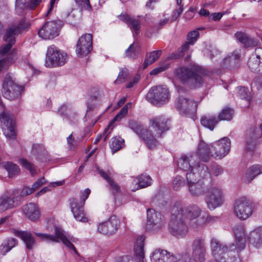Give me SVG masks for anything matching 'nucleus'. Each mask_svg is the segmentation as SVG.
<instances>
[{"label":"nucleus","mask_w":262,"mask_h":262,"mask_svg":"<svg viewBox=\"0 0 262 262\" xmlns=\"http://www.w3.org/2000/svg\"><path fill=\"white\" fill-rule=\"evenodd\" d=\"M201 213V209L195 205L180 208L174 207L169 225L170 232L177 237L184 236L187 232V222L190 221L191 227L193 224H198L196 221L194 220L199 217Z\"/></svg>","instance_id":"1"},{"label":"nucleus","mask_w":262,"mask_h":262,"mask_svg":"<svg viewBox=\"0 0 262 262\" xmlns=\"http://www.w3.org/2000/svg\"><path fill=\"white\" fill-rule=\"evenodd\" d=\"M210 174L208 167L202 165L193 169L192 171L186 173V180L188 191L192 196H199L204 191V184L201 179L207 178Z\"/></svg>","instance_id":"2"},{"label":"nucleus","mask_w":262,"mask_h":262,"mask_svg":"<svg viewBox=\"0 0 262 262\" xmlns=\"http://www.w3.org/2000/svg\"><path fill=\"white\" fill-rule=\"evenodd\" d=\"M55 235L52 234H48L45 233H40L34 232V234L39 237L41 239L47 242H62L63 244L66 246L69 249L73 250V251L77 255L78 253L75 247L71 243L76 242L77 239L73 238L70 234L67 233L61 228L56 227L55 228Z\"/></svg>","instance_id":"3"},{"label":"nucleus","mask_w":262,"mask_h":262,"mask_svg":"<svg viewBox=\"0 0 262 262\" xmlns=\"http://www.w3.org/2000/svg\"><path fill=\"white\" fill-rule=\"evenodd\" d=\"M170 98L168 88L165 85L152 87L146 96V100L155 105L161 106L167 103Z\"/></svg>","instance_id":"4"},{"label":"nucleus","mask_w":262,"mask_h":262,"mask_svg":"<svg viewBox=\"0 0 262 262\" xmlns=\"http://www.w3.org/2000/svg\"><path fill=\"white\" fill-rule=\"evenodd\" d=\"M233 213L240 220H246L253 213V207L252 203L246 196L237 198L233 205Z\"/></svg>","instance_id":"5"},{"label":"nucleus","mask_w":262,"mask_h":262,"mask_svg":"<svg viewBox=\"0 0 262 262\" xmlns=\"http://www.w3.org/2000/svg\"><path fill=\"white\" fill-rule=\"evenodd\" d=\"M198 102L186 96H179L175 101V107L182 115L194 119Z\"/></svg>","instance_id":"6"},{"label":"nucleus","mask_w":262,"mask_h":262,"mask_svg":"<svg viewBox=\"0 0 262 262\" xmlns=\"http://www.w3.org/2000/svg\"><path fill=\"white\" fill-rule=\"evenodd\" d=\"M68 58L67 53L59 50L54 45H52L47 50L46 65L49 67L62 66L67 62Z\"/></svg>","instance_id":"7"},{"label":"nucleus","mask_w":262,"mask_h":262,"mask_svg":"<svg viewBox=\"0 0 262 262\" xmlns=\"http://www.w3.org/2000/svg\"><path fill=\"white\" fill-rule=\"evenodd\" d=\"M90 193L91 190L86 188L81 193L80 201L75 199L70 200L71 211L73 214L74 218L78 221L83 223L88 221V219L85 216L83 210V206Z\"/></svg>","instance_id":"8"},{"label":"nucleus","mask_w":262,"mask_h":262,"mask_svg":"<svg viewBox=\"0 0 262 262\" xmlns=\"http://www.w3.org/2000/svg\"><path fill=\"white\" fill-rule=\"evenodd\" d=\"M202 73V70L197 66L192 68L181 67L176 70L174 75L176 77L183 83L189 80L194 81L196 84L203 82L202 78L199 75Z\"/></svg>","instance_id":"9"},{"label":"nucleus","mask_w":262,"mask_h":262,"mask_svg":"<svg viewBox=\"0 0 262 262\" xmlns=\"http://www.w3.org/2000/svg\"><path fill=\"white\" fill-rule=\"evenodd\" d=\"M23 89V86L19 85L16 83L12 75L10 74L6 75L2 90L5 97L9 100L14 99L20 95Z\"/></svg>","instance_id":"10"},{"label":"nucleus","mask_w":262,"mask_h":262,"mask_svg":"<svg viewBox=\"0 0 262 262\" xmlns=\"http://www.w3.org/2000/svg\"><path fill=\"white\" fill-rule=\"evenodd\" d=\"M128 123L129 128L142 138L149 149H154L157 146V140L148 130L144 128L142 125L134 120H129Z\"/></svg>","instance_id":"11"},{"label":"nucleus","mask_w":262,"mask_h":262,"mask_svg":"<svg viewBox=\"0 0 262 262\" xmlns=\"http://www.w3.org/2000/svg\"><path fill=\"white\" fill-rule=\"evenodd\" d=\"M205 200L210 210L222 206L224 203L223 190L217 186H210L206 191Z\"/></svg>","instance_id":"12"},{"label":"nucleus","mask_w":262,"mask_h":262,"mask_svg":"<svg viewBox=\"0 0 262 262\" xmlns=\"http://www.w3.org/2000/svg\"><path fill=\"white\" fill-rule=\"evenodd\" d=\"M211 246L213 255L217 262H241L238 257H233L225 260L226 255H228L227 252L231 251L229 247L222 246L216 239H212L211 242Z\"/></svg>","instance_id":"13"},{"label":"nucleus","mask_w":262,"mask_h":262,"mask_svg":"<svg viewBox=\"0 0 262 262\" xmlns=\"http://www.w3.org/2000/svg\"><path fill=\"white\" fill-rule=\"evenodd\" d=\"M0 126L7 138H16L15 122L9 113L4 112L0 115Z\"/></svg>","instance_id":"14"},{"label":"nucleus","mask_w":262,"mask_h":262,"mask_svg":"<svg viewBox=\"0 0 262 262\" xmlns=\"http://www.w3.org/2000/svg\"><path fill=\"white\" fill-rule=\"evenodd\" d=\"M60 22L52 20L46 22L38 32L40 37L50 40L57 37L59 34Z\"/></svg>","instance_id":"15"},{"label":"nucleus","mask_w":262,"mask_h":262,"mask_svg":"<svg viewBox=\"0 0 262 262\" xmlns=\"http://www.w3.org/2000/svg\"><path fill=\"white\" fill-rule=\"evenodd\" d=\"M212 157L216 159H221L226 156L230 151L231 141L227 137H224L211 144Z\"/></svg>","instance_id":"16"},{"label":"nucleus","mask_w":262,"mask_h":262,"mask_svg":"<svg viewBox=\"0 0 262 262\" xmlns=\"http://www.w3.org/2000/svg\"><path fill=\"white\" fill-rule=\"evenodd\" d=\"M163 226L161 214L153 209L147 211L146 229L149 231H158Z\"/></svg>","instance_id":"17"},{"label":"nucleus","mask_w":262,"mask_h":262,"mask_svg":"<svg viewBox=\"0 0 262 262\" xmlns=\"http://www.w3.org/2000/svg\"><path fill=\"white\" fill-rule=\"evenodd\" d=\"M93 36L91 34H85L78 39L76 52L79 57L86 56L92 50Z\"/></svg>","instance_id":"18"},{"label":"nucleus","mask_w":262,"mask_h":262,"mask_svg":"<svg viewBox=\"0 0 262 262\" xmlns=\"http://www.w3.org/2000/svg\"><path fill=\"white\" fill-rule=\"evenodd\" d=\"M119 221L115 215L110 217L108 221L100 223L98 226V231L103 234L111 235L118 229Z\"/></svg>","instance_id":"19"},{"label":"nucleus","mask_w":262,"mask_h":262,"mask_svg":"<svg viewBox=\"0 0 262 262\" xmlns=\"http://www.w3.org/2000/svg\"><path fill=\"white\" fill-rule=\"evenodd\" d=\"M236 246L232 244L229 246L231 251L234 250L241 251L245 248L246 243V237L244 227L242 225H236L233 229Z\"/></svg>","instance_id":"20"},{"label":"nucleus","mask_w":262,"mask_h":262,"mask_svg":"<svg viewBox=\"0 0 262 262\" xmlns=\"http://www.w3.org/2000/svg\"><path fill=\"white\" fill-rule=\"evenodd\" d=\"M202 165L203 164H201L196 161V156L191 154L182 156L178 162V165L180 168L188 172L192 171L194 168Z\"/></svg>","instance_id":"21"},{"label":"nucleus","mask_w":262,"mask_h":262,"mask_svg":"<svg viewBox=\"0 0 262 262\" xmlns=\"http://www.w3.org/2000/svg\"><path fill=\"white\" fill-rule=\"evenodd\" d=\"M27 27V25L24 20L20 21L17 25H13L9 27L6 31L3 38L4 40L14 45L15 42V36L24 30Z\"/></svg>","instance_id":"22"},{"label":"nucleus","mask_w":262,"mask_h":262,"mask_svg":"<svg viewBox=\"0 0 262 262\" xmlns=\"http://www.w3.org/2000/svg\"><path fill=\"white\" fill-rule=\"evenodd\" d=\"M167 122V119L163 116H157L150 120V125L154 129L156 137H161L164 132L169 129Z\"/></svg>","instance_id":"23"},{"label":"nucleus","mask_w":262,"mask_h":262,"mask_svg":"<svg viewBox=\"0 0 262 262\" xmlns=\"http://www.w3.org/2000/svg\"><path fill=\"white\" fill-rule=\"evenodd\" d=\"M192 255L195 261L202 262L205 259L206 248L204 240L202 239H195L192 246Z\"/></svg>","instance_id":"24"},{"label":"nucleus","mask_w":262,"mask_h":262,"mask_svg":"<svg viewBox=\"0 0 262 262\" xmlns=\"http://www.w3.org/2000/svg\"><path fill=\"white\" fill-rule=\"evenodd\" d=\"M256 56L251 57L248 62L249 69L254 72L262 71V47L255 50Z\"/></svg>","instance_id":"25"},{"label":"nucleus","mask_w":262,"mask_h":262,"mask_svg":"<svg viewBox=\"0 0 262 262\" xmlns=\"http://www.w3.org/2000/svg\"><path fill=\"white\" fill-rule=\"evenodd\" d=\"M152 183L151 177L146 174H142L133 180L130 188L132 191L146 187Z\"/></svg>","instance_id":"26"},{"label":"nucleus","mask_w":262,"mask_h":262,"mask_svg":"<svg viewBox=\"0 0 262 262\" xmlns=\"http://www.w3.org/2000/svg\"><path fill=\"white\" fill-rule=\"evenodd\" d=\"M212 149L210 145H207L205 142L201 141L198 148L197 152L193 156H196V160L199 159L203 162H207L210 157H212Z\"/></svg>","instance_id":"27"},{"label":"nucleus","mask_w":262,"mask_h":262,"mask_svg":"<svg viewBox=\"0 0 262 262\" xmlns=\"http://www.w3.org/2000/svg\"><path fill=\"white\" fill-rule=\"evenodd\" d=\"M14 197H12L11 192L5 191L0 196V210L4 211L14 207Z\"/></svg>","instance_id":"28"},{"label":"nucleus","mask_w":262,"mask_h":262,"mask_svg":"<svg viewBox=\"0 0 262 262\" xmlns=\"http://www.w3.org/2000/svg\"><path fill=\"white\" fill-rule=\"evenodd\" d=\"M23 211L27 217L32 221H35L40 217V211L35 203H30L24 206Z\"/></svg>","instance_id":"29"},{"label":"nucleus","mask_w":262,"mask_h":262,"mask_svg":"<svg viewBox=\"0 0 262 262\" xmlns=\"http://www.w3.org/2000/svg\"><path fill=\"white\" fill-rule=\"evenodd\" d=\"M118 17L128 26L134 32V34L138 35L139 33L140 23L138 20L131 18L127 14H121Z\"/></svg>","instance_id":"30"},{"label":"nucleus","mask_w":262,"mask_h":262,"mask_svg":"<svg viewBox=\"0 0 262 262\" xmlns=\"http://www.w3.org/2000/svg\"><path fill=\"white\" fill-rule=\"evenodd\" d=\"M12 232L21 238L25 243L27 249H31L32 248L35 243V241L30 232L18 231L14 229L12 230Z\"/></svg>","instance_id":"31"},{"label":"nucleus","mask_w":262,"mask_h":262,"mask_svg":"<svg viewBox=\"0 0 262 262\" xmlns=\"http://www.w3.org/2000/svg\"><path fill=\"white\" fill-rule=\"evenodd\" d=\"M248 239L254 246L260 247L262 245V227H257L252 231L248 235Z\"/></svg>","instance_id":"32"},{"label":"nucleus","mask_w":262,"mask_h":262,"mask_svg":"<svg viewBox=\"0 0 262 262\" xmlns=\"http://www.w3.org/2000/svg\"><path fill=\"white\" fill-rule=\"evenodd\" d=\"M132 106V103L128 102L127 103L121 110V111L116 115V116L114 117V118L111 121L109 125L104 130V134H106L109 130H111L107 134L106 136H105L104 138V141L106 140V138L108 136V135L112 132L113 130V127H112V125L116 121L119 119H122L127 113L128 109Z\"/></svg>","instance_id":"33"},{"label":"nucleus","mask_w":262,"mask_h":262,"mask_svg":"<svg viewBox=\"0 0 262 262\" xmlns=\"http://www.w3.org/2000/svg\"><path fill=\"white\" fill-rule=\"evenodd\" d=\"M144 237L143 236H139L136 241L134 247L135 254L139 261L143 262L144 258Z\"/></svg>","instance_id":"34"},{"label":"nucleus","mask_w":262,"mask_h":262,"mask_svg":"<svg viewBox=\"0 0 262 262\" xmlns=\"http://www.w3.org/2000/svg\"><path fill=\"white\" fill-rule=\"evenodd\" d=\"M17 244V241L13 238H8L3 241L0 246V252L4 255Z\"/></svg>","instance_id":"35"},{"label":"nucleus","mask_w":262,"mask_h":262,"mask_svg":"<svg viewBox=\"0 0 262 262\" xmlns=\"http://www.w3.org/2000/svg\"><path fill=\"white\" fill-rule=\"evenodd\" d=\"M219 121L218 117L216 118L213 116H203L201 120L202 125L211 130H213L214 126Z\"/></svg>","instance_id":"36"},{"label":"nucleus","mask_w":262,"mask_h":262,"mask_svg":"<svg viewBox=\"0 0 262 262\" xmlns=\"http://www.w3.org/2000/svg\"><path fill=\"white\" fill-rule=\"evenodd\" d=\"M161 50H156L147 53L143 63V69H145L157 60L161 55Z\"/></svg>","instance_id":"37"},{"label":"nucleus","mask_w":262,"mask_h":262,"mask_svg":"<svg viewBox=\"0 0 262 262\" xmlns=\"http://www.w3.org/2000/svg\"><path fill=\"white\" fill-rule=\"evenodd\" d=\"M262 173V166L259 165H255L251 166L247 170L246 179L248 182H250L255 177Z\"/></svg>","instance_id":"38"},{"label":"nucleus","mask_w":262,"mask_h":262,"mask_svg":"<svg viewBox=\"0 0 262 262\" xmlns=\"http://www.w3.org/2000/svg\"><path fill=\"white\" fill-rule=\"evenodd\" d=\"M235 37L240 42L243 43L245 47H249L255 46L253 39L248 37L246 34L243 32H237L235 34Z\"/></svg>","instance_id":"39"},{"label":"nucleus","mask_w":262,"mask_h":262,"mask_svg":"<svg viewBox=\"0 0 262 262\" xmlns=\"http://www.w3.org/2000/svg\"><path fill=\"white\" fill-rule=\"evenodd\" d=\"M97 169L99 171V174L102 177L110 184L111 189L113 193H117L120 191V188L117 184H116L112 178L103 170L100 169L98 167H97Z\"/></svg>","instance_id":"40"},{"label":"nucleus","mask_w":262,"mask_h":262,"mask_svg":"<svg viewBox=\"0 0 262 262\" xmlns=\"http://www.w3.org/2000/svg\"><path fill=\"white\" fill-rule=\"evenodd\" d=\"M2 165L3 167L8 171L9 176L10 178L18 174L19 172L18 166L11 162H3Z\"/></svg>","instance_id":"41"},{"label":"nucleus","mask_w":262,"mask_h":262,"mask_svg":"<svg viewBox=\"0 0 262 262\" xmlns=\"http://www.w3.org/2000/svg\"><path fill=\"white\" fill-rule=\"evenodd\" d=\"M124 140L120 137H115L111 139L110 147L113 154L119 150L122 146Z\"/></svg>","instance_id":"42"},{"label":"nucleus","mask_w":262,"mask_h":262,"mask_svg":"<svg viewBox=\"0 0 262 262\" xmlns=\"http://www.w3.org/2000/svg\"><path fill=\"white\" fill-rule=\"evenodd\" d=\"M257 136L255 135V130L251 135H249V138L247 139L246 145V150L247 152H252L254 151L256 146V139Z\"/></svg>","instance_id":"43"},{"label":"nucleus","mask_w":262,"mask_h":262,"mask_svg":"<svg viewBox=\"0 0 262 262\" xmlns=\"http://www.w3.org/2000/svg\"><path fill=\"white\" fill-rule=\"evenodd\" d=\"M233 115V110L229 107H226L222 110L218 115V120L230 121Z\"/></svg>","instance_id":"44"},{"label":"nucleus","mask_w":262,"mask_h":262,"mask_svg":"<svg viewBox=\"0 0 262 262\" xmlns=\"http://www.w3.org/2000/svg\"><path fill=\"white\" fill-rule=\"evenodd\" d=\"M164 254H166V251L156 250L150 255V259L152 262H164Z\"/></svg>","instance_id":"45"},{"label":"nucleus","mask_w":262,"mask_h":262,"mask_svg":"<svg viewBox=\"0 0 262 262\" xmlns=\"http://www.w3.org/2000/svg\"><path fill=\"white\" fill-rule=\"evenodd\" d=\"M237 95L241 99H245L247 103H249L250 100V92L247 88L244 86H239L236 88Z\"/></svg>","instance_id":"46"},{"label":"nucleus","mask_w":262,"mask_h":262,"mask_svg":"<svg viewBox=\"0 0 262 262\" xmlns=\"http://www.w3.org/2000/svg\"><path fill=\"white\" fill-rule=\"evenodd\" d=\"M216 219H217L216 217H212L210 215H207L205 219V221H204V220L202 219H198L196 220V222L198 223V224H192V228H193L194 229H198L200 227L202 226L205 223H210L213 221H214Z\"/></svg>","instance_id":"47"},{"label":"nucleus","mask_w":262,"mask_h":262,"mask_svg":"<svg viewBox=\"0 0 262 262\" xmlns=\"http://www.w3.org/2000/svg\"><path fill=\"white\" fill-rule=\"evenodd\" d=\"M200 33L198 30H193L189 32L187 35V40L190 45H193L199 38Z\"/></svg>","instance_id":"48"},{"label":"nucleus","mask_w":262,"mask_h":262,"mask_svg":"<svg viewBox=\"0 0 262 262\" xmlns=\"http://www.w3.org/2000/svg\"><path fill=\"white\" fill-rule=\"evenodd\" d=\"M75 1L81 10L88 11H91L92 10V8L89 0H75Z\"/></svg>","instance_id":"49"},{"label":"nucleus","mask_w":262,"mask_h":262,"mask_svg":"<svg viewBox=\"0 0 262 262\" xmlns=\"http://www.w3.org/2000/svg\"><path fill=\"white\" fill-rule=\"evenodd\" d=\"M136 49L137 46L134 43L131 44L125 50V54L126 57L128 58H135L137 55Z\"/></svg>","instance_id":"50"},{"label":"nucleus","mask_w":262,"mask_h":262,"mask_svg":"<svg viewBox=\"0 0 262 262\" xmlns=\"http://www.w3.org/2000/svg\"><path fill=\"white\" fill-rule=\"evenodd\" d=\"M19 163L26 169H28L32 176L36 174V171L34 168L33 165L29 162L27 160L24 159H20L19 160Z\"/></svg>","instance_id":"51"},{"label":"nucleus","mask_w":262,"mask_h":262,"mask_svg":"<svg viewBox=\"0 0 262 262\" xmlns=\"http://www.w3.org/2000/svg\"><path fill=\"white\" fill-rule=\"evenodd\" d=\"M127 74L128 72L126 69H121L115 82L117 84L123 82L127 76Z\"/></svg>","instance_id":"52"},{"label":"nucleus","mask_w":262,"mask_h":262,"mask_svg":"<svg viewBox=\"0 0 262 262\" xmlns=\"http://www.w3.org/2000/svg\"><path fill=\"white\" fill-rule=\"evenodd\" d=\"M183 184V178L179 176H177L173 180L172 183L173 189L176 191L180 190Z\"/></svg>","instance_id":"53"},{"label":"nucleus","mask_w":262,"mask_h":262,"mask_svg":"<svg viewBox=\"0 0 262 262\" xmlns=\"http://www.w3.org/2000/svg\"><path fill=\"white\" fill-rule=\"evenodd\" d=\"M71 111L72 107L70 104H63L58 109V113L61 116H67Z\"/></svg>","instance_id":"54"},{"label":"nucleus","mask_w":262,"mask_h":262,"mask_svg":"<svg viewBox=\"0 0 262 262\" xmlns=\"http://www.w3.org/2000/svg\"><path fill=\"white\" fill-rule=\"evenodd\" d=\"M11 62L12 59L8 57L0 60V72L3 70H7Z\"/></svg>","instance_id":"55"},{"label":"nucleus","mask_w":262,"mask_h":262,"mask_svg":"<svg viewBox=\"0 0 262 262\" xmlns=\"http://www.w3.org/2000/svg\"><path fill=\"white\" fill-rule=\"evenodd\" d=\"M67 142L69 148L71 149H74L78 145V142L77 140H74L72 134L67 138Z\"/></svg>","instance_id":"56"},{"label":"nucleus","mask_w":262,"mask_h":262,"mask_svg":"<svg viewBox=\"0 0 262 262\" xmlns=\"http://www.w3.org/2000/svg\"><path fill=\"white\" fill-rule=\"evenodd\" d=\"M13 45V44L8 42L7 45L3 46L0 49V58H2L5 55H6L11 49Z\"/></svg>","instance_id":"57"},{"label":"nucleus","mask_w":262,"mask_h":262,"mask_svg":"<svg viewBox=\"0 0 262 262\" xmlns=\"http://www.w3.org/2000/svg\"><path fill=\"white\" fill-rule=\"evenodd\" d=\"M183 11V6H180L178 8L176 9L172 14L171 16V20L174 21L176 20L179 16L180 15V14L182 13V12Z\"/></svg>","instance_id":"58"},{"label":"nucleus","mask_w":262,"mask_h":262,"mask_svg":"<svg viewBox=\"0 0 262 262\" xmlns=\"http://www.w3.org/2000/svg\"><path fill=\"white\" fill-rule=\"evenodd\" d=\"M46 181L45 180L44 177L41 178L40 179L37 180L32 185L33 189L35 191L36 189L39 188L43 184H45Z\"/></svg>","instance_id":"59"},{"label":"nucleus","mask_w":262,"mask_h":262,"mask_svg":"<svg viewBox=\"0 0 262 262\" xmlns=\"http://www.w3.org/2000/svg\"><path fill=\"white\" fill-rule=\"evenodd\" d=\"M35 190L33 189V187H24L20 195L22 196H26L31 194Z\"/></svg>","instance_id":"60"},{"label":"nucleus","mask_w":262,"mask_h":262,"mask_svg":"<svg viewBox=\"0 0 262 262\" xmlns=\"http://www.w3.org/2000/svg\"><path fill=\"white\" fill-rule=\"evenodd\" d=\"M140 79V76L139 74H137L135 76L131 81H130L126 87L127 88H131L134 86V85L136 84Z\"/></svg>","instance_id":"61"},{"label":"nucleus","mask_w":262,"mask_h":262,"mask_svg":"<svg viewBox=\"0 0 262 262\" xmlns=\"http://www.w3.org/2000/svg\"><path fill=\"white\" fill-rule=\"evenodd\" d=\"M41 2V0H30V3L26 5L31 9H35Z\"/></svg>","instance_id":"62"},{"label":"nucleus","mask_w":262,"mask_h":262,"mask_svg":"<svg viewBox=\"0 0 262 262\" xmlns=\"http://www.w3.org/2000/svg\"><path fill=\"white\" fill-rule=\"evenodd\" d=\"M223 172V169L220 166H215L212 168V173L215 176L221 174Z\"/></svg>","instance_id":"63"},{"label":"nucleus","mask_w":262,"mask_h":262,"mask_svg":"<svg viewBox=\"0 0 262 262\" xmlns=\"http://www.w3.org/2000/svg\"><path fill=\"white\" fill-rule=\"evenodd\" d=\"M166 69H167V67H158V68H155L154 70H152L150 72V74L151 75H156L160 72H162L165 71Z\"/></svg>","instance_id":"64"}]
</instances>
